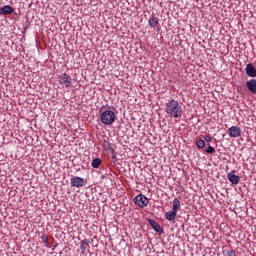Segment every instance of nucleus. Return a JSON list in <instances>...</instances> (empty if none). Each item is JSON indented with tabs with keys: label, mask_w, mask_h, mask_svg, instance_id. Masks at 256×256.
I'll return each mask as SVG.
<instances>
[{
	"label": "nucleus",
	"mask_w": 256,
	"mask_h": 256,
	"mask_svg": "<svg viewBox=\"0 0 256 256\" xmlns=\"http://www.w3.org/2000/svg\"><path fill=\"white\" fill-rule=\"evenodd\" d=\"M222 255L224 256H236L235 254V250L231 249V248H226L222 251Z\"/></svg>",
	"instance_id": "dca6fc26"
},
{
	"label": "nucleus",
	"mask_w": 256,
	"mask_h": 256,
	"mask_svg": "<svg viewBox=\"0 0 256 256\" xmlns=\"http://www.w3.org/2000/svg\"><path fill=\"white\" fill-rule=\"evenodd\" d=\"M110 151V153H111V155H112V159H117V153H115V149H111V150H109Z\"/></svg>",
	"instance_id": "412c9836"
},
{
	"label": "nucleus",
	"mask_w": 256,
	"mask_h": 256,
	"mask_svg": "<svg viewBox=\"0 0 256 256\" xmlns=\"http://www.w3.org/2000/svg\"><path fill=\"white\" fill-rule=\"evenodd\" d=\"M196 146L198 149H204L205 148V140L199 139L196 141Z\"/></svg>",
	"instance_id": "a211bd4d"
},
{
	"label": "nucleus",
	"mask_w": 256,
	"mask_h": 256,
	"mask_svg": "<svg viewBox=\"0 0 256 256\" xmlns=\"http://www.w3.org/2000/svg\"><path fill=\"white\" fill-rule=\"evenodd\" d=\"M148 25L152 28L155 29L159 25V18L155 16H151L148 20Z\"/></svg>",
	"instance_id": "ddd939ff"
},
{
	"label": "nucleus",
	"mask_w": 256,
	"mask_h": 256,
	"mask_svg": "<svg viewBox=\"0 0 256 256\" xmlns=\"http://www.w3.org/2000/svg\"><path fill=\"white\" fill-rule=\"evenodd\" d=\"M246 87H247L248 91H250V93L255 95L256 94V79L252 78V79L246 81Z\"/></svg>",
	"instance_id": "6e6552de"
},
{
	"label": "nucleus",
	"mask_w": 256,
	"mask_h": 256,
	"mask_svg": "<svg viewBox=\"0 0 256 256\" xmlns=\"http://www.w3.org/2000/svg\"><path fill=\"white\" fill-rule=\"evenodd\" d=\"M89 239H84L80 243V249L82 255H87L89 253L91 246L89 245Z\"/></svg>",
	"instance_id": "423d86ee"
},
{
	"label": "nucleus",
	"mask_w": 256,
	"mask_h": 256,
	"mask_svg": "<svg viewBox=\"0 0 256 256\" xmlns=\"http://www.w3.org/2000/svg\"><path fill=\"white\" fill-rule=\"evenodd\" d=\"M245 71H246V75H248V77H252V78L256 77V68H255V66H253V64H251V63L247 64Z\"/></svg>",
	"instance_id": "1a4fd4ad"
},
{
	"label": "nucleus",
	"mask_w": 256,
	"mask_h": 256,
	"mask_svg": "<svg viewBox=\"0 0 256 256\" xmlns=\"http://www.w3.org/2000/svg\"><path fill=\"white\" fill-rule=\"evenodd\" d=\"M70 183H71L72 187H77V188L84 187L85 179L76 176V177L71 178Z\"/></svg>",
	"instance_id": "39448f33"
},
{
	"label": "nucleus",
	"mask_w": 256,
	"mask_h": 256,
	"mask_svg": "<svg viewBox=\"0 0 256 256\" xmlns=\"http://www.w3.org/2000/svg\"><path fill=\"white\" fill-rule=\"evenodd\" d=\"M228 134L232 138L241 137V128L239 126H232L228 129Z\"/></svg>",
	"instance_id": "0eeeda50"
},
{
	"label": "nucleus",
	"mask_w": 256,
	"mask_h": 256,
	"mask_svg": "<svg viewBox=\"0 0 256 256\" xmlns=\"http://www.w3.org/2000/svg\"><path fill=\"white\" fill-rule=\"evenodd\" d=\"M134 203L138 207H147L149 205V199L145 195L139 194L134 198Z\"/></svg>",
	"instance_id": "7ed1b4c3"
},
{
	"label": "nucleus",
	"mask_w": 256,
	"mask_h": 256,
	"mask_svg": "<svg viewBox=\"0 0 256 256\" xmlns=\"http://www.w3.org/2000/svg\"><path fill=\"white\" fill-rule=\"evenodd\" d=\"M204 141H206L207 143H211V141H213V138L211 136H205Z\"/></svg>",
	"instance_id": "4be33fe9"
},
{
	"label": "nucleus",
	"mask_w": 256,
	"mask_h": 256,
	"mask_svg": "<svg viewBox=\"0 0 256 256\" xmlns=\"http://www.w3.org/2000/svg\"><path fill=\"white\" fill-rule=\"evenodd\" d=\"M102 161L101 158H95L92 160V167L94 169H99V166L101 165Z\"/></svg>",
	"instance_id": "f3484780"
},
{
	"label": "nucleus",
	"mask_w": 256,
	"mask_h": 256,
	"mask_svg": "<svg viewBox=\"0 0 256 256\" xmlns=\"http://www.w3.org/2000/svg\"><path fill=\"white\" fill-rule=\"evenodd\" d=\"M205 152L208 153L209 155H213V153H215V149L213 148V146L208 145V147L205 148Z\"/></svg>",
	"instance_id": "6ab92c4d"
},
{
	"label": "nucleus",
	"mask_w": 256,
	"mask_h": 256,
	"mask_svg": "<svg viewBox=\"0 0 256 256\" xmlns=\"http://www.w3.org/2000/svg\"><path fill=\"white\" fill-rule=\"evenodd\" d=\"M227 179L232 183V185H238L239 181H241V178L233 173H228Z\"/></svg>",
	"instance_id": "9d476101"
},
{
	"label": "nucleus",
	"mask_w": 256,
	"mask_h": 256,
	"mask_svg": "<svg viewBox=\"0 0 256 256\" xmlns=\"http://www.w3.org/2000/svg\"><path fill=\"white\" fill-rule=\"evenodd\" d=\"M175 217H177V212L175 210L166 213V219L168 221H175Z\"/></svg>",
	"instance_id": "4468645a"
},
{
	"label": "nucleus",
	"mask_w": 256,
	"mask_h": 256,
	"mask_svg": "<svg viewBox=\"0 0 256 256\" xmlns=\"http://www.w3.org/2000/svg\"><path fill=\"white\" fill-rule=\"evenodd\" d=\"M72 81L73 79H71V76L67 73H63L59 76L60 85H63L64 87H66V89H69V87H71Z\"/></svg>",
	"instance_id": "20e7f679"
},
{
	"label": "nucleus",
	"mask_w": 256,
	"mask_h": 256,
	"mask_svg": "<svg viewBox=\"0 0 256 256\" xmlns=\"http://www.w3.org/2000/svg\"><path fill=\"white\" fill-rule=\"evenodd\" d=\"M148 223H149L150 227H152V229H154V231H156V233H161V231H163V228H161V225H159V223H157V221H155L153 219H149Z\"/></svg>",
	"instance_id": "9b49d317"
},
{
	"label": "nucleus",
	"mask_w": 256,
	"mask_h": 256,
	"mask_svg": "<svg viewBox=\"0 0 256 256\" xmlns=\"http://www.w3.org/2000/svg\"><path fill=\"white\" fill-rule=\"evenodd\" d=\"M42 240L44 241V243H49V239L47 238V235H42Z\"/></svg>",
	"instance_id": "5701e85b"
},
{
	"label": "nucleus",
	"mask_w": 256,
	"mask_h": 256,
	"mask_svg": "<svg viewBox=\"0 0 256 256\" xmlns=\"http://www.w3.org/2000/svg\"><path fill=\"white\" fill-rule=\"evenodd\" d=\"M181 207V201H179V199H174L173 200V208L172 211H175L177 213V211H179V208Z\"/></svg>",
	"instance_id": "2eb2a0df"
},
{
	"label": "nucleus",
	"mask_w": 256,
	"mask_h": 256,
	"mask_svg": "<svg viewBox=\"0 0 256 256\" xmlns=\"http://www.w3.org/2000/svg\"><path fill=\"white\" fill-rule=\"evenodd\" d=\"M115 112L111 110H105L100 115V121L103 125H113L115 123Z\"/></svg>",
	"instance_id": "f03ea898"
},
{
	"label": "nucleus",
	"mask_w": 256,
	"mask_h": 256,
	"mask_svg": "<svg viewBox=\"0 0 256 256\" xmlns=\"http://www.w3.org/2000/svg\"><path fill=\"white\" fill-rule=\"evenodd\" d=\"M103 146L105 147V149H107L108 151H111V149H113V146L111 145V143L107 140L104 141Z\"/></svg>",
	"instance_id": "aec40b11"
},
{
	"label": "nucleus",
	"mask_w": 256,
	"mask_h": 256,
	"mask_svg": "<svg viewBox=\"0 0 256 256\" xmlns=\"http://www.w3.org/2000/svg\"><path fill=\"white\" fill-rule=\"evenodd\" d=\"M13 11H15L13 7L5 5L0 8V15H11Z\"/></svg>",
	"instance_id": "f8f14e48"
},
{
	"label": "nucleus",
	"mask_w": 256,
	"mask_h": 256,
	"mask_svg": "<svg viewBox=\"0 0 256 256\" xmlns=\"http://www.w3.org/2000/svg\"><path fill=\"white\" fill-rule=\"evenodd\" d=\"M166 113L172 119L183 117V108L177 100H170L166 103Z\"/></svg>",
	"instance_id": "f257e3e1"
}]
</instances>
